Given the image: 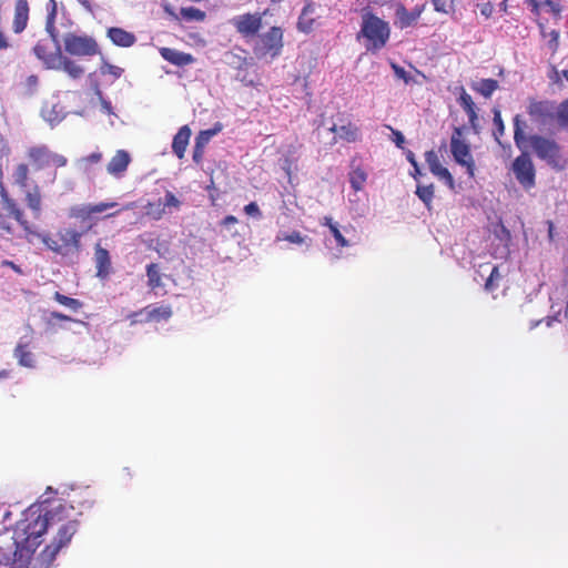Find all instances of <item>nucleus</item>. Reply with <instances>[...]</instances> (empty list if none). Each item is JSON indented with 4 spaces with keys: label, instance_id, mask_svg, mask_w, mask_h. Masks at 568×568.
I'll use <instances>...</instances> for the list:
<instances>
[{
    "label": "nucleus",
    "instance_id": "10",
    "mask_svg": "<svg viewBox=\"0 0 568 568\" xmlns=\"http://www.w3.org/2000/svg\"><path fill=\"white\" fill-rule=\"evenodd\" d=\"M50 4H51L52 9H51V13L49 14V18H48L47 30L50 32V34H51L53 41L55 42V44H58V39H57L55 33H54L55 29H54V26H53V19L55 17L57 3H55L54 0H50ZM57 50L59 52L58 60H57V64L59 67L54 68V69L55 70H63L72 79L80 78L84 73L83 68L80 67L75 61L71 60L70 58L61 55L60 54V47L59 45H57Z\"/></svg>",
    "mask_w": 568,
    "mask_h": 568
},
{
    "label": "nucleus",
    "instance_id": "25",
    "mask_svg": "<svg viewBox=\"0 0 568 568\" xmlns=\"http://www.w3.org/2000/svg\"><path fill=\"white\" fill-rule=\"evenodd\" d=\"M36 57L43 61L48 69L58 68L57 64L58 55L50 53L49 42L47 40H39L33 47Z\"/></svg>",
    "mask_w": 568,
    "mask_h": 568
},
{
    "label": "nucleus",
    "instance_id": "51",
    "mask_svg": "<svg viewBox=\"0 0 568 568\" xmlns=\"http://www.w3.org/2000/svg\"><path fill=\"white\" fill-rule=\"evenodd\" d=\"M203 155H204V148L194 144L193 155H192L193 161L196 164H200L202 162Z\"/></svg>",
    "mask_w": 568,
    "mask_h": 568
},
{
    "label": "nucleus",
    "instance_id": "48",
    "mask_svg": "<svg viewBox=\"0 0 568 568\" xmlns=\"http://www.w3.org/2000/svg\"><path fill=\"white\" fill-rule=\"evenodd\" d=\"M39 78L36 74H31L26 79V88L29 93H33L38 87Z\"/></svg>",
    "mask_w": 568,
    "mask_h": 568
},
{
    "label": "nucleus",
    "instance_id": "6",
    "mask_svg": "<svg viewBox=\"0 0 568 568\" xmlns=\"http://www.w3.org/2000/svg\"><path fill=\"white\" fill-rule=\"evenodd\" d=\"M0 197L3 210L9 216H12L23 230L24 240L30 244H34V236H39V229L27 220L23 210L18 202L9 195L3 186H1L0 190Z\"/></svg>",
    "mask_w": 568,
    "mask_h": 568
},
{
    "label": "nucleus",
    "instance_id": "12",
    "mask_svg": "<svg viewBox=\"0 0 568 568\" xmlns=\"http://www.w3.org/2000/svg\"><path fill=\"white\" fill-rule=\"evenodd\" d=\"M511 171L524 189H531L536 184V170L528 153H521L511 165Z\"/></svg>",
    "mask_w": 568,
    "mask_h": 568
},
{
    "label": "nucleus",
    "instance_id": "28",
    "mask_svg": "<svg viewBox=\"0 0 568 568\" xmlns=\"http://www.w3.org/2000/svg\"><path fill=\"white\" fill-rule=\"evenodd\" d=\"M354 163H355V161L352 162V165H351L352 170L348 173V179H349L352 189L355 192H358V191L363 190V187L366 183L367 173L365 172V170L363 168H361L359 165H355Z\"/></svg>",
    "mask_w": 568,
    "mask_h": 568
},
{
    "label": "nucleus",
    "instance_id": "2",
    "mask_svg": "<svg viewBox=\"0 0 568 568\" xmlns=\"http://www.w3.org/2000/svg\"><path fill=\"white\" fill-rule=\"evenodd\" d=\"M82 235L83 232L77 231L72 227L60 229L57 232V239H52L50 234L39 231V236H34V242L40 241L55 254L67 256L81 251Z\"/></svg>",
    "mask_w": 568,
    "mask_h": 568
},
{
    "label": "nucleus",
    "instance_id": "33",
    "mask_svg": "<svg viewBox=\"0 0 568 568\" xmlns=\"http://www.w3.org/2000/svg\"><path fill=\"white\" fill-rule=\"evenodd\" d=\"M14 357L18 363L24 367H33V354L29 351L28 344L18 343L14 348Z\"/></svg>",
    "mask_w": 568,
    "mask_h": 568
},
{
    "label": "nucleus",
    "instance_id": "4",
    "mask_svg": "<svg viewBox=\"0 0 568 568\" xmlns=\"http://www.w3.org/2000/svg\"><path fill=\"white\" fill-rule=\"evenodd\" d=\"M283 30L280 27H271L268 31L257 34L253 44V53L257 59H274L283 49Z\"/></svg>",
    "mask_w": 568,
    "mask_h": 568
},
{
    "label": "nucleus",
    "instance_id": "36",
    "mask_svg": "<svg viewBox=\"0 0 568 568\" xmlns=\"http://www.w3.org/2000/svg\"><path fill=\"white\" fill-rule=\"evenodd\" d=\"M416 195L418 199L425 204V206L430 210L432 209V202L435 196V186L433 183L428 185H422L417 184L416 187Z\"/></svg>",
    "mask_w": 568,
    "mask_h": 568
},
{
    "label": "nucleus",
    "instance_id": "5",
    "mask_svg": "<svg viewBox=\"0 0 568 568\" xmlns=\"http://www.w3.org/2000/svg\"><path fill=\"white\" fill-rule=\"evenodd\" d=\"M529 143L539 159L546 161L550 166L557 170L565 169L567 162L561 154L559 144L556 141L540 135H531L529 138Z\"/></svg>",
    "mask_w": 568,
    "mask_h": 568
},
{
    "label": "nucleus",
    "instance_id": "23",
    "mask_svg": "<svg viewBox=\"0 0 568 568\" xmlns=\"http://www.w3.org/2000/svg\"><path fill=\"white\" fill-rule=\"evenodd\" d=\"M315 12V3L313 0H305V4L297 20V29L301 32L310 33L313 30L315 19L312 14Z\"/></svg>",
    "mask_w": 568,
    "mask_h": 568
},
{
    "label": "nucleus",
    "instance_id": "40",
    "mask_svg": "<svg viewBox=\"0 0 568 568\" xmlns=\"http://www.w3.org/2000/svg\"><path fill=\"white\" fill-rule=\"evenodd\" d=\"M180 13L187 21H203L206 17L204 11L195 7L182 8Z\"/></svg>",
    "mask_w": 568,
    "mask_h": 568
},
{
    "label": "nucleus",
    "instance_id": "17",
    "mask_svg": "<svg viewBox=\"0 0 568 568\" xmlns=\"http://www.w3.org/2000/svg\"><path fill=\"white\" fill-rule=\"evenodd\" d=\"M94 263L97 268L95 275L101 280L106 278L111 273L112 263L109 251L102 247L100 242L94 246Z\"/></svg>",
    "mask_w": 568,
    "mask_h": 568
},
{
    "label": "nucleus",
    "instance_id": "58",
    "mask_svg": "<svg viewBox=\"0 0 568 568\" xmlns=\"http://www.w3.org/2000/svg\"><path fill=\"white\" fill-rule=\"evenodd\" d=\"M221 223H222V225H225V226H227L230 224H236L237 219L234 215H227L222 220Z\"/></svg>",
    "mask_w": 568,
    "mask_h": 568
},
{
    "label": "nucleus",
    "instance_id": "3",
    "mask_svg": "<svg viewBox=\"0 0 568 568\" xmlns=\"http://www.w3.org/2000/svg\"><path fill=\"white\" fill-rule=\"evenodd\" d=\"M78 520H69L60 526L51 544L47 545L39 555L42 565L50 566L55 560L60 550L70 544L72 537L78 531Z\"/></svg>",
    "mask_w": 568,
    "mask_h": 568
},
{
    "label": "nucleus",
    "instance_id": "11",
    "mask_svg": "<svg viewBox=\"0 0 568 568\" xmlns=\"http://www.w3.org/2000/svg\"><path fill=\"white\" fill-rule=\"evenodd\" d=\"M558 105L555 101L550 100H535L531 99L527 106V113L530 120L540 126L550 124L557 120Z\"/></svg>",
    "mask_w": 568,
    "mask_h": 568
},
{
    "label": "nucleus",
    "instance_id": "54",
    "mask_svg": "<svg viewBox=\"0 0 568 568\" xmlns=\"http://www.w3.org/2000/svg\"><path fill=\"white\" fill-rule=\"evenodd\" d=\"M0 230L6 232L7 234H12V232H13L12 226L3 220V215L1 212H0Z\"/></svg>",
    "mask_w": 568,
    "mask_h": 568
},
{
    "label": "nucleus",
    "instance_id": "42",
    "mask_svg": "<svg viewBox=\"0 0 568 568\" xmlns=\"http://www.w3.org/2000/svg\"><path fill=\"white\" fill-rule=\"evenodd\" d=\"M494 124L496 126L494 135L496 140L499 141V136L505 132V125L499 110H494Z\"/></svg>",
    "mask_w": 568,
    "mask_h": 568
},
{
    "label": "nucleus",
    "instance_id": "32",
    "mask_svg": "<svg viewBox=\"0 0 568 568\" xmlns=\"http://www.w3.org/2000/svg\"><path fill=\"white\" fill-rule=\"evenodd\" d=\"M12 178L14 181V184H17L21 189H26L29 186V180H30V168L27 163H19L14 168V171L12 173Z\"/></svg>",
    "mask_w": 568,
    "mask_h": 568
},
{
    "label": "nucleus",
    "instance_id": "55",
    "mask_svg": "<svg viewBox=\"0 0 568 568\" xmlns=\"http://www.w3.org/2000/svg\"><path fill=\"white\" fill-rule=\"evenodd\" d=\"M551 40H550V48H552L554 50H556L558 48V39H559V33L556 31V30H552L550 33H549Z\"/></svg>",
    "mask_w": 568,
    "mask_h": 568
},
{
    "label": "nucleus",
    "instance_id": "22",
    "mask_svg": "<svg viewBox=\"0 0 568 568\" xmlns=\"http://www.w3.org/2000/svg\"><path fill=\"white\" fill-rule=\"evenodd\" d=\"M106 34L112 43L118 47L129 48L136 41L134 33L118 27L109 28Z\"/></svg>",
    "mask_w": 568,
    "mask_h": 568
},
{
    "label": "nucleus",
    "instance_id": "27",
    "mask_svg": "<svg viewBox=\"0 0 568 568\" xmlns=\"http://www.w3.org/2000/svg\"><path fill=\"white\" fill-rule=\"evenodd\" d=\"M396 24L400 29L413 26L420 16V10L408 11L402 3L396 7Z\"/></svg>",
    "mask_w": 568,
    "mask_h": 568
},
{
    "label": "nucleus",
    "instance_id": "59",
    "mask_svg": "<svg viewBox=\"0 0 568 568\" xmlns=\"http://www.w3.org/2000/svg\"><path fill=\"white\" fill-rule=\"evenodd\" d=\"M410 175H412L415 180H418V178L422 175V172H420V169H419V165H418V164L413 165V171L410 172Z\"/></svg>",
    "mask_w": 568,
    "mask_h": 568
},
{
    "label": "nucleus",
    "instance_id": "13",
    "mask_svg": "<svg viewBox=\"0 0 568 568\" xmlns=\"http://www.w3.org/2000/svg\"><path fill=\"white\" fill-rule=\"evenodd\" d=\"M266 13H244L235 16L231 24L243 38L256 37L263 24V16Z\"/></svg>",
    "mask_w": 568,
    "mask_h": 568
},
{
    "label": "nucleus",
    "instance_id": "45",
    "mask_svg": "<svg viewBox=\"0 0 568 568\" xmlns=\"http://www.w3.org/2000/svg\"><path fill=\"white\" fill-rule=\"evenodd\" d=\"M306 236L302 235L298 231H293L290 234H285L282 240L294 244H303L306 241Z\"/></svg>",
    "mask_w": 568,
    "mask_h": 568
},
{
    "label": "nucleus",
    "instance_id": "57",
    "mask_svg": "<svg viewBox=\"0 0 568 568\" xmlns=\"http://www.w3.org/2000/svg\"><path fill=\"white\" fill-rule=\"evenodd\" d=\"M547 230H548V239L550 242L555 240V224L552 221L548 220L546 222Z\"/></svg>",
    "mask_w": 568,
    "mask_h": 568
},
{
    "label": "nucleus",
    "instance_id": "43",
    "mask_svg": "<svg viewBox=\"0 0 568 568\" xmlns=\"http://www.w3.org/2000/svg\"><path fill=\"white\" fill-rule=\"evenodd\" d=\"M180 204H181L180 200H179V199H178V197H176L172 192L168 191V192L165 193V196H164L163 210H161V211L159 212V215H158L156 217H160V216H161L162 212H164V207H165V206H169V207H171V206H173V207H179V206H180Z\"/></svg>",
    "mask_w": 568,
    "mask_h": 568
},
{
    "label": "nucleus",
    "instance_id": "34",
    "mask_svg": "<svg viewBox=\"0 0 568 568\" xmlns=\"http://www.w3.org/2000/svg\"><path fill=\"white\" fill-rule=\"evenodd\" d=\"M146 317L150 321H168L173 312L170 305H163V306H154V307H146Z\"/></svg>",
    "mask_w": 568,
    "mask_h": 568
},
{
    "label": "nucleus",
    "instance_id": "16",
    "mask_svg": "<svg viewBox=\"0 0 568 568\" xmlns=\"http://www.w3.org/2000/svg\"><path fill=\"white\" fill-rule=\"evenodd\" d=\"M425 161L432 174L443 180L449 189H455L454 178L448 171V169L442 165L440 159L436 151L429 150L425 152Z\"/></svg>",
    "mask_w": 568,
    "mask_h": 568
},
{
    "label": "nucleus",
    "instance_id": "64",
    "mask_svg": "<svg viewBox=\"0 0 568 568\" xmlns=\"http://www.w3.org/2000/svg\"><path fill=\"white\" fill-rule=\"evenodd\" d=\"M87 10L91 11V4L89 0H78Z\"/></svg>",
    "mask_w": 568,
    "mask_h": 568
},
{
    "label": "nucleus",
    "instance_id": "1",
    "mask_svg": "<svg viewBox=\"0 0 568 568\" xmlns=\"http://www.w3.org/2000/svg\"><path fill=\"white\" fill-rule=\"evenodd\" d=\"M361 37L366 40V50L375 53L387 44L390 37L389 24L368 9H363L361 30L357 38Z\"/></svg>",
    "mask_w": 568,
    "mask_h": 568
},
{
    "label": "nucleus",
    "instance_id": "47",
    "mask_svg": "<svg viewBox=\"0 0 568 568\" xmlns=\"http://www.w3.org/2000/svg\"><path fill=\"white\" fill-rule=\"evenodd\" d=\"M244 212L247 215H251V216L256 217V219H261L262 217L261 210H260L258 205L255 202H251V203L246 204L244 206Z\"/></svg>",
    "mask_w": 568,
    "mask_h": 568
},
{
    "label": "nucleus",
    "instance_id": "35",
    "mask_svg": "<svg viewBox=\"0 0 568 568\" xmlns=\"http://www.w3.org/2000/svg\"><path fill=\"white\" fill-rule=\"evenodd\" d=\"M222 129H223L222 123L216 122L213 128L200 131L195 138V145H199V146H202L205 149V146L211 141V139L213 136H215L217 133H220L222 131Z\"/></svg>",
    "mask_w": 568,
    "mask_h": 568
},
{
    "label": "nucleus",
    "instance_id": "49",
    "mask_svg": "<svg viewBox=\"0 0 568 568\" xmlns=\"http://www.w3.org/2000/svg\"><path fill=\"white\" fill-rule=\"evenodd\" d=\"M54 320L55 321H65V322L73 321L72 317H70L63 313L55 312V311L50 313L49 318H48V324H52Z\"/></svg>",
    "mask_w": 568,
    "mask_h": 568
},
{
    "label": "nucleus",
    "instance_id": "63",
    "mask_svg": "<svg viewBox=\"0 0 568 568\" xmlns=\"http://www.w3.org/2000/svg\"><path fill=\"white\" fill-rule=\"evenodd\" d=\"M485 288L487 291H493L495 288L493 278L488 277L485 283Z\"/></svg>",
    "mask_w": 568,
    "mask_h": 568
},
{
    "label": "nucleus",
    "instance_id": "62",
    "mask_svg": "<svg viewBox=\"0 0 568 568\" xmlns=\"http://www.w3.org/2000/svg\"><path fill=\"white\" fill-rule=\"evenodd\" d=\"M406 158H407V161L412 164V166L415 164H418V162L416 161L415 155L412 151H408Z\"/></svg>",
    "mask_w": 568,
    "mask_h": 568
},
{
    "label": "nucleus",
    "instance_id": "60",
    "mask_svg": "<svg viewBox=\"0 0 568 568\" xmlns=\"http://www.w3.org/2000/svg\"><path fill=\"white\" fill-rule=\"evenodd\" d=\"M488 277L493 278V281H495V280H499V278H500V274H499L498 266H494V267L491 268V272H490V274H489V276H488Z\"/></svg>",
    "mask_w": 568,
    "mask_h": 568
},
{
    "label": "nucleus",
    "instance_id": "61",
    "mask_svg": "<svg viewBox=\"0 0 568 568\" xmlns=\"http://www.w3.org/2000/svg\"><path fill=\"white\" fill-rule=\"evenodd\" d=\"M9 47L8 40L2 32H0V50L7 49Z\"/></svg>",
    "mask_w": 568,
    "mask_h": 568
},
{
    "label": "nucleus",
    "instance_id": "19",
    "mask_svg": "<svg viewBox=\"0 0 568 568\" xmlns=\"http://www.w3.org/2000/svg\"><path fill=\"white\" fill-rule=\"evenodd\" d=\"M329 131L335 133V140L339 139L348 143H354L358 141L361 138L359 128L351 121H347L346 123L341 125L333 124Z\"/></svg>",
    "mask_w": 568,
    "mask_h": 568
},
{
    "label": "nucleus",
    "instance_id": "39",
    "mask_svg": "<svg viewBox=\"0 0 568 568\" xmlns=\"http://www.w3.org/2000/svg\"><path fill=\"white\" fill-rule=\"evenodd\" d=\"M53 298L61 305L63 306H67L69 307L70 310L77 312L79 311L81 307H82V302L77 300V298H73V297H69L67 295H63L62 293L60 292H55L54 295H53Z\"/></svg>",
    "mask_w": 568,
    "mask_h": 568
},
{
    "label": "nucleus",
    "instance_id": "52",
    "mask_svg": "<svg viewBox=\"0 0 568 568\" xmlns=\"http://www.w3.org/2000/svg\"><path fill=\"white\" fill-rule=\"evenodd\" d=\"M392 132L394 135V142H395L396 146L403 148V144L405 143V138H404L403 133L397 130H392Z\"/></svg>",
    "mask_w": 568,
    "mask_h": 568
},
{
    "label": "nucleus",
    "instance_id": "24",
    "mask_svg": "<svg viewBox=\"0 0 568 568\" xmlns=\"http://www.w3.org/2000/svg\"><path fill=\"white\" fill-rule=\"evenodd\" d=\"M190 138L191 129L189 128V125L181 126L173 138L172 151L180 160L184 158Z\"/></svg>",
    "mask_w": 568,
    "mask_h": 568
},
{
    "label": "nucleus",
    "instance_id": "46",
    "mask_svg": "<svg viewBox=\"0 0 568 568\" xmlns=\"http://www.w3.org/2000/svg\"><path fill=\"white\" fill-rule=\"evenodd\" d=\"M392 69L394 70L395 75L398 79H402L405 83H409L413 80L410 74L404 68L393 63Z\"/></svg>",
    "mask_w": 568,
    "mask_h": 568
},
{
    "label": "nucleus",
    "instance_id": "53",
    "mask_svg": "<svg viewBox=\"0 0 568 568\" xmlns=\"http://www.w3.org/2000/svg\"><path fill=\"white\" fill-rule=\"evenodd\" d=\"M1 265H2V266H8V267L12 268L17 274H20V275H21V274H23V272H22L21 267H20L19 265H17V264H16L14 262H12V261L3 260V261L1 262Z\"/></svg>",
    "mask_w": 568,
    "mask_h": 568
},
{
    "label": "nucleus",
    "instance_id": "20",
    "mask_svg": "<svg viewBox=\"0 0 568 568\" xmlns=\"http://www.w3.org/2000/svg\"><path fill=\"white\" fill-rule=\"evenodd\" d=\"M131 162V156L125 150H118L108 163L106 171L116 178L123 175Z\"/></svg>",
    "mask_w": 568,
    "mask_h": 568
},
{
    "label": "nucleus",
    "instance_id": "26",
    "mask_svg": "<svg viewBox=\"0 0 568 568\" xmlns=\"http://www.w3.org/2000/svg\"><path fill=\"white\" fill-rule=\"evenodd\" d=\"M24 202L31 210L33 217L39 220L42 214V195L38 185H34L32 190L26 192Z\"/></svg>",
    "mask_w": 568,
    "mask_h": 568
},
{
    "label": "nucleus",
    "instance_id": "44",
    "mask_svg": "<svg viewBox=\"0 0 568 568\" xmlns=\"http://www.w3.org/2000/svg\"><path fill=\"white\" fill-rule=\"evenodd\" d=\"M434 9L440 13H448L449 8L453 7V0H432Z\"/></svg>",
    "mask_w": 568,
    "mask_h": 568
},
{
    "label": "nucleus",
    "instance_id": "31",
    "mask_svg": "<svg viewBox=\"0 0 568 568\" xmlns=\"http://www.w3.org/2000/svg\"><path fill=\"white\" fill-rule=\"evenodd\" d=\"M321 224L324 226H327L329 229V232L334 236L337 246H339V247L349 246V242L345 239V236L339 231L338 224L336 222H334L331 216H324Z\"/></svg>",
    "mask_w": 568,
    "mask_h": 568
},
{
    "label": "nucleus",
    "instance_id": "38",
    "mask_svg": "<svg viewBox=\"0 0 568 568\" xmlns=\"http://www.w3.org/2000/svg\"><path fill=\"white\" fill-rule=\"evenodd\" d=\"M146 276L150 288L155 290L162 286V276L158 264L151 263L146 266Z\"/></svg>",
    "mask_w": 568,
    "mask_h": 568
},
{
    "label": "nucleus",
    "instance_id": "30",
    "mask_svg": "<svg viewBox=\"0 0 568 568\" xmlns=\"http://www.w3.org/2000/svg\"><path fill=\"white\" fill-rule=\"evenodd\" d=\"M458 102L460 106L464 109V111L467 113L470 124L475 125V122L477 121L478 118L476 112V105L471 97L464 89H462Z\"/></svg>",
    "mask_w": 568,
    "mask_h": 568
},
{
    "label": "nucleus",
    "instance_id": "56",
    "mask_svg": "<svg viewBox=\"0 0 568 568\" xmlns=\"http://www.w3.org/2000/svg\"><path fill=\"white\" fill-rule=\"evenodd\" d=\"M102 159V154L100 152H93L88 155L84 160L90 163H98Z\"/></svg>",
    "mask_w": 568,
    "mask_h": 568
},
{
    "label": "nucleus",
    "instance_id": "21",
    "mask_svg": "<svg viewBox=\"0 0 568 568\" xmlns=\"http://www.w3.org/2000/svg\"><path fill=\"white\" fill-rule=\"evenodd\" d=\"M160 53L165 61L178 67L189 65L195 61L192 54L171 48H162Z\"/></svg>",
    "mask_w": 568,
    "mask_h": 568
},
{
    "label": "nucleus",
    "instance_id": "9",
    "mask_svg": "<svg viewBox=\"0 0 568 568\" xmlns=\"http://www.w3.org/2000/svg\"><path fill=\"white\" fill-rule=\"evenodd\" d=\"M64 50L75 57H92L99 52L97 41L88 36L67 33L63 38Z\"/></svg>",
    "mask_w": 568,
    "mask_h": 568
},
{
    "label": "nucleus",
    "instance_id": "18",
    "mask_svg": "<svg viewBox=\"0 0 568 568\" xmlns=\"http://www.w3.org/2000/svg\"><path fill=\"white\" fill-rule=\"evenodd\" d=\"M29 2L28 0H17L14 4V14L12 20V30L19 34L23 32L29 21Z\"/></svg>",
    "mask_w": 568,
    "mask_h": 568
},
{
    "label": "nucleus",
    "instance_id": "14",
    "mask_svg": "<svg viewBox=\"0 0 568 568\" xmlns=\"http://www.w3.org/2000/svg\"><path fill=\"white\" fill-rule=\"evenodd\" d=\"M67 510V506L59 505L52 510L47 511L43 516L39 515L33 524H29L27 527L28 537H41L47 532L49 525L55 524L63 519L61 516Z\"/></svg>",
    "mask_w": 568,
    "mask_h": 568
},
{
    "label": "nucleus",
    "instance_id": "41",
    "mask_svg": "<svg viewBox=\"0 0 568 568\" xmlns=\"http://www.w3.org/2000/svg\"><path fill=\"white\" fill-rule=\"evenodd\" d=\"M557 122L561 128L568 129V99L558 105Z\"/></svg>",
    "mask_w": 568,
    "mask_h": 568
},
{
    "label": "nucleus",
    "instance_id": "37",
    "mask_svg": "<svg viewBox=\"0 0 568 568\" xmlns=\"http://www.w3.org/2000/svg\"><path fill=\"white\" fill-rule=\"evenodd\" d=\"M525 128L526 122L521 115L517 114L514 118V141L518 148H521L526 142Z\"/></svg>",
    "mask_w": 568,
    "mask_h": 568
},
{
    "label": "nucleus",
    "instance_id": "15",
    "mask_svg": "<svg viewBox=\"0 0 568 568\" xmlns=\"http://www.w3.org/2000/svg\"><path fill=\"white\" fill-rule=\"evenodd\" d=\"M116 205L118 203L115 202H101L97 204L75 205L70 209L69 216L84 224L94 219L95 215L101 214Z\"/></svg>",
    "mask_w": 568,
    "mask_h": 568
},
{
    "label": "nucleus",
    "instance_id": "8",
    "mask_svg": "<svg viewBox=\"0 0 568 568\" xmlns=\"http://www.w3.org/2000/svg\"><path fill=\"white\" fill-rule=\"evenodd\" d=\"M27 159L34 170H42L50 165L62 168L68 163V159L64 155L52 152L47 145L29 148L27 150Z\"/></svg>",
    "mask_w": 568,
    "mask_h": 568
},
{
    "label": "nucleus",
    "instance_id": "7",
    "mask_svg": "<svg viewBox=\"0 0 568 568\" xmlns=\"http://www.w3.org/2000/svg\"><path fill=\"white\" fill-rule=\"evenodd\" d=\"M450 152L456 163L466 168L469 178L475 176V161L469 144L463 139L460 128H455L450 138Z\"/></svg>",
    "mask_w": 568,
    "mask_h": 568
},
{
    "label": "nucleus",
    "instance_id": "50",
    "mask_svg": "<svg viewBox=\"0 0 568 568\" xmlns=\"http://www.w3.org/2000/svg\"><path fill=\"white\" fill-rule=\"evenodd\" d=\"M480 13L486 18L489 19L494 13V4L491 2H485L479 4Z\"/></svg>",
    "mask_w": 568,
    "mask_h": 568
},
{
    "label": "nucleus",
    "instance_id": "29",
    "mask_svg": "<svg viewBox=\"0 0 568 568\" xmlns=\"http://www.w3.org/2000/svg\"><path fill=\"white\" fill-rule=\"evenodd\" d=\"M498 88L499 83L495 79H481L480 81L471 84V89L486 99H489Z\"/></svg>",
    "mask_w": 568,
    "mask_h": 568
}]
</instances>
